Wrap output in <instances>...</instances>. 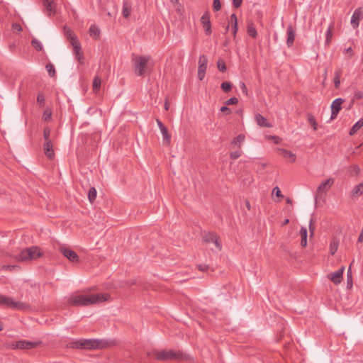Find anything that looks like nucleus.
<instances>
[{
    "label": "nucleus",
    "instance_id": "34",
    "mask_svg": "<svg viewBox=\"0 0 363 363\" xmlns=\"http://www.w3.org/2000/svg\"><path fill=\"white\" fill-rule=\"evenodd\" d=\"M362 127H363V121H361L359 119L350 129V135H354L357 132V130H359Z\"/></svg>",
    "mask_w": 363,
    "mask_h": 363
},
{
    "label": "nucleus",
    "instance_id": "40",
    "mask_svg": "<svg viewBox=\"0 0 363 363\" xmlns=\"http://www.w3.org/2000/svg\"><path fill=\"white\" fill-rule=\"evenodd\" d=\"M233 84L230 82H224L221 84L220 87L224 92H230L232 89Z\"/></svg>",
    "mask_w": 363,
    "mask_h": 363
},
{
    "label": "nucleus",
    "instance_id": "18",
    "mask_svg": "<svg viewBox=\"0 0 363 363\" xmlns=\"http://www.w3.org/2000/svg\"><path fill=\"white\" fill-rule=\"evenodd\" d=\"M27 250V255H28V257L29 260L35 259L42 255L41 252H40V249L38 247H28Z\"/></svg>",
    "mask_w": 363,
    "mask_h": 363
},
{
    "label": "nucleus",
    "instance_id": "4",
    "mask_svg": "<svg viewBox=\"0 0 363 363\" xmlns=\"http://www.w3.org/2000/svg\"><path fill=\"white\" fill-rule=\"evenodd\" d=\"M148 357L154 356L157 361L177 360L182 361L187 359V355L180 351L176 350H153L147 353Z\"/></svg>",
    "mask_w": 363,
    "mask_h": 363
},
{
    "label": "nucleus",
    "instance_id": "47",
    "mask_svg": "<svg viewBox=\"0 0 363 363\" xmlns=\"http://www.w3.org/2000/svg\"><path fill=\"white\" fill-rule=\"evenodd\" d=\"M52 112L50 110H45L43 114V119L45 121H48L51 119Z\"/></svg>",
    "mask_w": 363,
    "mask_h": 363
},
{
    "label": "nucleus",
    "instance_id": "63",
    "mask_svg": "<svg viewBox=\"0 0 363 363\" xmlns=\"http://www.w3.org/2000/svg\"><path fill=\"white\" fill-rule=\"evenodd\" d=\"M358 242H363V231L359 235Z\"/></svg>",
    "mask_w": 363,
    "mask_h": 363
},
{
    "label": "nucleus",
    "instance_id": "13",
    "mask_svg": "<svg viewBox=\"0 0 363 363\" xmlns=\"http://www.w3.org/2000/svg\"><path fill=\"white\" fill-rule=\"evenodd\" d=\"M10 308L12 309H16L21 311H29L31 308L30 304H28V303L16 301L13 298L10 302Z\"/></svg>",
    "mask_w": 363,
    "mask_h": 363
},
{
    "label": "nucleus",
    "instance_id": "33",
    "mask_svg": "<svg viewBox=\"0 0 363 363\" xmlns=\"http://www.w3.org/2000/svg\"><path fill=\"white\" fill-rule=\"evenodd\" d=\"M11 297L0 294V306H4L10 308V302L11 301Z\"/></svg>",
    "mask_w": 363,
    "mask_h": 363
},
{
    "label": "nucleus",
    "instance_id": "35",
    "mask_svg": "<svg viewBox=\"0 0 363 363\" xmlns=\"http://www.w3.org/2000/svg\"><path fill=\"white\" fill-rule=\"evenodd\" d=\"M363 194V183H360L358 185L355 186L352 191V194L353 196H360Z\"/></svg>",
    "mask_w": 363,
    "mask_h": 363
},
{
    "label": "nucleus",
    "instance_id": "16",
    "mask_svg": "<svg viewBox=\"0 0 363 363\" xmlns=\"http://www.w3.org/2000/svg\"><path fill=\"white\" fill-rule=\"evenodd\" d=\"M43 6L49 16L55 15L56 13V4L52 0H43Z\"/></svg>",
    "mask_w": 363,
    "mask_h": 363
},
{
    "label": "nucleus",
    "instance_id": "1",
    "mask_svg": "<svg viewBox=\"0 0 363 363\" xmlns=\"http://www.w3.org/2000/svg\"><path fill=\"white\" fill-rule=\"evenodd\" d=\"M116 345L114 340L104 339H81L71 342V347L82 350H102Z\"/></svg>",
    "mask_w": 363,
    "mask_h": 363
},
{
    "label": "nucleus",
    "instance_id": "64",
    "mask_svg": "<svg viewBox=\"0 0 363 363\" xmlns=\"http://www.w3.org/2000/svg\"><path fill=\"white\" fill-rule=\"evenodd\" d=\"M245 206L248 210H250L251 206L249 201H245Z\"/></svg>",
    "mask_w": 363,
    "mask_h": 363
},
{
    "label": "nucleus",
    "instance_id": "52",
    "mask_svg": "<svg viewBox=\"0 0 363 363\" xmlns=\"http://www.w3.org/2000/svg\"><path fill=\"white\" fill-rule=\"evenodd\" d=\"M338 245L335 242H332L330 246V251L331 255H334L337 250Z\"/></svg>",
    "mask_w": 363,
    "mask_h": 363
},
{
    "label": "nucleus",
    "instance_id": "27",
    "mask_svg": "<svg viewBox=\"0 0 363 363\" xmlns=\"http://www.w3.org/2000/svg\"><path fill=\"white\" fill-rule=\"evenodd\" d=\"M247 28L248 35L251 36L252 38H256L257 33L252 22L248 23Z\"/></svg>",
    "mask_w": 363,
    "mask_h": 363
},
{
    "label": "nucleus",
    "instance_id": "8",
    "mask_svg": "<svg viewBox=\"0 0 363 363\" xmlns=\"http://www.w3.org/2000/svg\"><path fill=\"white\" fill-rule=\"evenodd\" d=\"M343 102L344 99L341 98H337L333 101L331 104V120L337 118L338 113L342 109V104Z\"/></svg>",
    "mask_w": 363,
    "mask_h": 363
},
{
    "label": "nucleus",
    "instance_id": "2",
    "mask_svg": "<svg viewBox=\"0 0 363 363\" xmlns=\"http://www.w3.org/2000/svg\"><path fill=\"white\" fill-rule=\"evenodd\" d=\"M107 300L105 294L91 295L73 294L68 298L67 303L72 306H87L96 303H101Z\"/></svg>",
    "mask_w": 363,
    "mask_h": 363
},
{
    "label": "nucleus",
    "instance_id": "3",
    "mask_svg": "<svg viewBox=\"0 0 363 363\" xmlns=\"http://www.w3.org/2000/svg\"><path fill=\"white\" fill-rule=\"evenodd\" d=\"M132 62L135 73L137 76L143 77L146 73H150L153 67L154 62L149 55H132Z\"/></svg>",
    "mask_w": 363,
    "mask_h": 363
},
{
    "label": "nucleus",
    "instance_id": "53",
    "mask_svg": "<svg viewBox=\"0 0 363 363\" xmlns=\"http://www.w3.org/2000/svg\"><path fill=\"white\" fill-rule=\"evenodd\" d=\"M363 98V91H357L354 94V100H359Z\"/></svg>",
    "mask_w": 363,
    "mask_h": 363
},
{
    "label": "nucleus",
    "instance_id": "22",
    "mask_svg": "<svg viewBox=\"0 0 363 363\" xmlns=\"http://www.w3.org/2000/svg\"><path fill=\"white\" fill-rule=\"evenodd\" d=\"M131 4L130 1L125 0L123 4L122 14L124 18H128L131 13Z\"/></svg>",
    "mask_w": 363,
    "mask_h": 363
},
{
    "label": "nucleus",
    "instance_id": "44",
    "mask_svg": "<svg viewBox=\"0 0 363 363\" xmlns=\"http://www.w3.org/2000/svg\"><path fill=\"white\" fill-rule=\"evenodd\" d=\"M347 287L350 288L352 286V271H351V264L350 265L349 269L347 270Z\"/></svg>",
    "mask_w": 363,
    "mask_h": 363
},
{
    "label": "nucleus",
    "instance_id": "43",
    "mask_svg": "<svg viewBox=\"0 0 363 363\" xmlns=\"http://www.w3.org/2000/svg\"><path fill=\"white\" fill-rule=\"evenodd\" d=\"M217 67L219 71L225 72L227 69L225 62L223 60L219 59L217 62Z\"/></svg>",
    "mask_w": 363,
    "mask_h": 363
},
{
    "label": "nucleus",
    "instance_id": "54",
    "mask_svg": "<svg viewBox=\"0 0 363 363\" xmlns=\"http://www.w3.org/2000/svg\"><path fill=\"white\" fill-rule=\"evenodd\" d=\"M273 193H274L277 197L283 198V195L281 194V190L278 186H276L273 189Z\"/></svg>",
    "mask_w": 363,
    "mask_h": 363
},
{
    "label": "nucleus",
    "instance_id": "55",
    "mask_svg": "<svg viewBox=\"0 0 363 363\" xmlns=\"http://www.w3.org/2000/svg\"><path fill=\"white\" fill-rule=\"evenodd\" d=\"M240 87L242 90V91L245 94V95H247V86L245 85V84L242 82H240Z\"/></svg>",
    "mask_w": 363,
    "mask_h": 363
},
{
    "label": "nucleus",
    "instance_id": "62",
    "mask_svg": "<svg viewBox=\"0 0 363 363\" xmlns=\"http://www.w3.org/2000/svg\"><path fill=\"white\" fill-rule=\"evenodd\" d=\"M272 138L274 140L276 144H278L281 141V138L278 136H272Z\"/></svg>",
    "mask_w": 363,
    "mask_h": 363
},
{
    "label": "nucleus",
    "instance_id": "10",
    "mask_svg": "<svg viewBox=\"0 0 363 363\" xmlns=\"http://www.w3.org/2000/svg\"><path fill=\"white\" fill-rule=\"evenodd\" d=\"M201 23L204 29L205 33L207 35L211 34V23L210 21V15L208 11H206L201 18Z\"/></svg>",
    "mask_w": 363,
    "mask_h": 363
},
{
    "label": "nucleus",
    "instance_id": "59",
    "mask_svg": "<svg viewBox=\"0 0 363 363\" xmlns=\"http://www.w3.org/2000/svg\"><path fill=\"white\" fill-rule=\"evenodd\" d=\"M12 28H13V30H15V31L20 32L22 30V27L18 23H13L12 26Z\"/></svg>",
    "mask_w": 363,
    "mask_h": 363
},
{
    "label": "nucleus",
    "instance_id": "36",
    "mask_svg": "<svg viewBox=\"0 0 363 363\" xmlns=\"http://www.w3.org/2000/svg\"><path fill=\"white\" fill-rule=\"evenodd\" d=\"M96 190L94 187H91L88 192L89 201L92 203L96 198Z\"/></svg>",
    "mask_w": 363,
    "mask_h": 363
},
{
    "label": "nucleus",
    "instance_id": "46",
    "mask_svg": "<svg viewBox=\"0 0 363 363\" xmlns=\"http://www.w3.org/2000/svg\"><path fill=\"white\" fill-rule=\"evenodd\" d=\"M37 102L40 106L45 105V96L43 93H39L37 96Z\"/></svg>",
    "mask_w": 363,
    "mask_h": 363
},
{
    "label": "nucleus",
    "instance_id": "28",
    "mask_svg": "<svg viewBox=\"0 0 363 363\" xmlns=\"http://www.w3.org/2000/svg\"><path fill=\"white\" fill-rule=\"evenodd\" d=\"M206 69H207V65H199L198 78L200 81H202L204 79Z\"/></svg>",
    "mask_w": 363,
    "mask_h": 363
},
{
    "label": "nucleus",
    "instance_id": "49",
    "mask_svg": "<svg viewBox=\"0 0 363 363\" xmlns=\"http://www.w3.org/2000/svg\"><path fill=\"white\" fill-rule=\"evenodd\" d=\"M238 103V99L236 97H232V98H230L229 99H228L225 102V104L226 106H230V105L237 104Z\"/></svg>",
    "mask_w": 363,
    "mask_h": 363
},
{
    "label": "nucleus",
    "instance_id": "26",
    "mask_svg": "<svg viewBox=\"0 0 363 363\" xmlns=\"http://www.w3.org/2000/svg\"><path fill=\"white\" fill-rule=\"evenodd\" d=\"M307 229L304 227H301L300 230V235L301 238V245L305 247L307 245Z\"/></svg>",
    "mask_w": 363,
    "mask_h": 363
},
{
    "label": "nucleus",
    "instance_id": "48",
    "mask_svg": "<svg viewBox=\"0 0 363 363\" xmlns=\"http://www.w3.org/2000/svg\"><path fill=\"white\" fill-rule=\"evenodd\" d=\"M213 9L215 11H218L221 9V2L220 0H213Z\"/></svg>",
    "mask_w": 363,
    "mask_h": 363
},
{
    "label": "nucleus",
    "instance_id": "56",
    "mask_svg": "<svg viewBox=\"0 0 363 363\" xmlns=\"http://www.w3.org/2000/svg\"><path fill=\"white\" fill-rule=\"evenodd\" d=\"M220 111L225 113V114L228 115L231 113V110L227 106H223L220 108Z\"/></svg>",
    "mask_w": 363,
    "mask_h": 363
},
{
    "label": "nucleus",
    "instance_id": "29",
    "mask_svg": "<svg viewBox=\"0 0 363 363\" xmlns=\"http://www.w3.org/2000/svg\"><path fill=\"white\" fill-rule=\"evenodd\" d=\"M245 137L243 134H240L232 140L231 144L238 147H240L241 144L245 140Z\"/></svg>",
    "mask_w": 363,
    "mask_h": 363
},
{
    "label": "nucleus",
    "instance_id": "17",
    "mask_svg": "<svg viewBox=\"0 0 363 363\" xmlns=\"http://www.w3.org/2000/svg\"><path fill=\"white\" fill-rule=\"evenodd\" d=\"M286 33H287L286 44H287V46L289 48H290L294 44L295 36H296L295 30L294 29V28L291 25H289L287 26Z\"/></svg>",
    "mask_w": 363,
    "mask_h": 363
},
{
    "label": "nucleus",
    "instance_id": "42",
    "mask_svg": "<svg viewBox=\"0 0 363 363\" xmlns=\"http://www.w3.org/2000/svg\"><path fill=\"white\" fill-rule=\"evenodd\" d=\"M45 68H46V70L48 71L49 75L51 77H53L55 76V74H56L55 69L54 65L52 63L47 64L45 66Z\"/></svg>",
    "mask_w": 363,
    "mask_h": 363
},
{
    "label": "nucleus",
    "instance_id": "23",
    "mask_svg": "<svg viewBox=\"0 0 363 363\" xmlns=\"http://www.w3.org/2000/svg\"><path fill=\"white\" fill-rule=\"evenodd\" d=\"M342 74V69L341 68H338L335 70L334 73V86L335 88L338 89L340 86V77Z\"/></svg>",
    "mask_w": 363,
    "mask_h": 363
},
{
    "label": "nucleus",
    "instance_id": "37",
    "mask_svg": "<svg viewBox=\"0 0 363 363\" xmlns=\"http://www.w3.org/2000/svg\"><path fill=\"white\" fill-rule=\"evenodd\" d=\"M31 45L37 50L41 51L43 49V45L36 38H33L31 40Z\"/></svg>",
    "mask_w": 363,
    "mask_h": 363
},
{
    "label": "nucleus",
    "instance_id": "7",
    "mask_svg": "<svg viewBox=\"0 0 363 363\" xmlns=\"http://www.w3.org/2000/svg\"><path fill=\"white\" fill-rule=\"evenodd\" d=\"M59 250L69 261L73 262H79V256L74 251L64 246L60 247Z\"/></svg>",
    "mask_w": 363,
    "mask_h": 363
},
{
    "label": "nucleus",
    "instance_id": "5",
    "mask_svg": "<svg viewBox=\"0 0 363 363\" xmlns=\"http://www.w3.org/2000/svg\"><path fill=\"white\" fill-rule=\"evenodd\" d=\"M41 342H35V341H29V340H19L13 343L11 347L13 349L18 350H30L32 348H35L38 346Z\"/></svg>",
    "mask_w": 363,
    "mask_h": 363
},
{
    "label": "nucleus",
    "instance_id": "41",
    "mask_svg": "<svg viewBox=\"0 0 363 363\" xmlns=\"http://www.w3.org/2000/svg\"><path fill=\"white\" fill-rule=\"evenodd\" d=\"M51 129L50 127L46 126L43 130V138L45 142L51 141L50 140Z\"/></svg>",
    "mask_w": 363,
    "mask_h": 363
},
{
    "label": "nucleus",
    "instance_id": "24",
    "mask_svg": "<svg viewBox=\"0 0 363 363\" xmlns=\"http://www.w3.org/2000/svg\"><path fill=\"white\" fill-rule=\"evenodd\" d=\"M334 23H332L329 25V27L326 31V33H325V45H330V44L331 43V41H332V38H333V29H334Z\"/></svg>",
    "mask_w": 363,
    "mask_h": 363
},
{
    "label": "nucleus",
    "instance_id": "11",
    "mask_svg": "<svg viewBox=\"0 0 363 363\" xmlns=\"http://www.w3.org/2000/svg\"><path fill=\"white\" fill-rule=\"evenodd\" d=\"M344 271L345 267H342L337 271L329 274L328 278L335 284H339L342 281Z\"/></svg>",
    "mask_w": 363,
    "mask_h": 363
},
{
    "label": "nucleus",
    "instance_id": "19",
    "mask_svg": "<svg viewBox=\"0 0 363 363\" xmlns=\"http://www.w3.org/2000/svg\"><path fill=\"white\" fill-rule=\"evenodd\" d=\"M64 34L67 40H69V43H75L78 40L77 35L74 33L67 26H64Z\"/></svg>",
    "mask_w": 363,
    "mask_h": 363
},
{
    "label": "nucleus",
    "instance_id": "6",
    "mask_svg": "<svg viewBox=\"0 0 363 363\" xmlns=\"http://www.w3.org/2000/svg\"><path fill=\"white\" fill-rule=\"evenodd\" d=\"M70 45L72 46L73 53L75 56V58L78 61V62L80 65H84V53L82 51V47H81L79 40L76 41V43H72Z\"/></svg>",
    "mask_w": 363,
    "mask_h": 363
},
{
    "label": "nucleus",
    "instance_id": "15",
    "mask_svg": "<svg viewBox=\"0 0 363 363\" xmlns=\"http://www.w3.org/2000/svg\"><path fill=\"white\" fill-rule=\"evenodd\" d=\"M43 150L46 157L52 160L55 157V152L53 150V145L52 141L45 142L43 144Z\"/></svg>",
    "mask_w": 363,
    "mask_h": 363
},
{
    "label": "nucleus",
    "instance_id": "14",
    "mask_svg": "<svg viewBox=\"0 0 363 363\" xmlns=\"http://www.w3.org/2000/svg\"><path fill=\"white\" fill-rule=\"evenodd\" d=\"M334 184V179L333 178H329L325 181L323 182L318 187L317 192L318 193H326L330 189V187Z\"/></svg>",
    "mask_w": 363,
    "mask_h": 363
},
{
    "label": "nucleus",
    "instance_id": "20",
    "mask_svg": "<svg viewBox=\"0 0 363 363\" xmlns=\"http://www.w3.org/2000/svg\"><path fill=\"white\" fill-rule=\"evenodd\" d=\"M278 152L279 155H281L286 159H289L292 162L296 160V155L293 154L291 151L280 148L278 149Z\"/></svg>",
    "mask_w": 363,
    "mask_h": 363
},
{
    "label": "nucleus",
    "instance_id": "12",
    "mask_svg": "<svg viewBox=\"0 0 363 363\" xmlns=\"http://www.w3.org/2000/svg\"><path fill=\"white\" fill-rule=\"evenodd\" d=\"M203 240L206 243H214L217 248H218L219 250L221 249V245L218 242V236L216 233L212 232L206 233L203 237Z\"/></svg>",
    "mask_w": 363,
    "mask_h": 363
},
{
    "label": "nucleus",
    "instance_id": "30",
    "mask_svg": "<svg viewBox=\"0 0 363 363\" xmlns=\"http://www.w3.org/2000/svg\"><path fill=\"white\" fill-rule=\"evenodd\" d=\"M28 250L27 248L22 250L16 257V259L18 262H24L28 261Z\"/></svg>",
    "mask_w": 363,
    "mask_h": 363
},
{
    "label": "nucleus",
    "instance_id": "51",
    "mask_svg": "<svg viewBox=\"0 0 363 363\" xmlns=\"http://www.w3.org/2000/svg\"><path fill=\"white\" fill-rule=\"evenodd\" d=\"M240 155H241V151L237 150V151L230 152V157L233 160H235V159H238V157H240Z\"/></svg>",
    "mask_w": 363,
    "mask_h": 363
},
{
    "label": "nucleus",
    "instance_id": "21",
    "mask_svg": "<svg viewBox=\"0 0 363 363\" xmlns=\"http://www.w3.org/2000/svg\"><path fill=\"white\" fill-rule=\"evenodd\" d=\"M255 120H256L257 123L260 127H267V128L272 127V125L267 122V120L259 113L256 114Z\"/></svg>",
    "mask_w": 363,
    "mask_h": 363
},
{
    "label": "nucleus",
    "instance_id": "58",
    "mask_svg": "<svg viewBox=\"0 0 363 363\" xmlns=\"http://www.w3.org/2000/svg\"><path fill=\"white\" fill-rule=\"evenodd\" d=\"M242 3V0H233V6L235 8H239Z\"/></svg>",
    "mask_w": 363,
    "mask_h": 363
},
{
    "label": "nucleus",
    "instance_id": "39",
    "mask_svg": "<svg viewBox=\"0 0 363 363\" xmlns=\"http://www.w3.org/2000/svg\"><path fill=\"white\" fill-rule=\"evenodd\" d=\"M307 118H308V121L313 127V129L314 130H316L318 127H317V123H316V121H315V118H314V116L311 113H308Z\"/></svg>",
    "mask_w": 363,
    "mask_h": 363
},
{
    "label": "nucleus",
    "instance_id": "45",
    "mask_svg": "<svg viewBox=\"0 0 363 363\" xmlns=\"http://www.w3.org/2000/svg\"><path fill=\"white\" fill-rule=\"evenodd\" d=\"M315 222V220L313 218H311L309 221L308 228H309V232H310L311 236H313L315 233V228L314 226Z\"/></svg>",
    "mask_w": 363,
    "mask_h": 363
},
{
    "label": "nucleus",
    "instance_id": "57",
    "mask_svg": "<svg viewBox=\"0 0 363 363\" xmlns=\"http://www.w3.org/2000/svg\"><path fill=\"white\" fill-rule=\"evenodd\" d=\"M198 269L201 272H206L208 269V265L205 264H199V265H198Z\"/></svg>",
    "mask_w": 363,
    "mask_h": 363
},
{
    "label": "nucleus",
    "instance_id": "9",
    "mask_svg": "<svg viewBox=\"0 0 363 363\" xmlns=\"http://www.w3.org/2000/svg\"><path fill=\"white\" fill-rule=\"evenodd\" d=\"M363 18V9L362 7L356 9L351 18V25L353 28H358L359 21Z\"/></svg>",
    "mask_w": 363,
    "mask_h": 363
},
{
    "label": "nucleus",
    "instance_id": "50",
    "mask_svg": "<svg viewBox=\"0 0 363 363\" xmlns=\"http://www.w3.org/2000/svg\"><path fill=\"white\" fill-rule=\"evenodd\" d=\"M208 58L205 55H201L199 59V65H207Z\"/></svg>",
    "mask_w": 363,
    "mask_h": 363
},
{
    "label": "nucleus",
    "instance_id": "38",
    "mask_svg": "<svg viewBox=\"0 0 363 363\" xmlns=\"http://www.w3.org/2000/svg\"><path fill=\"white\" fill-rule=\"evenodd\" d=\"M101 84V79L98 76H96L93 82V90L97 91L99 90Z\"/></svg>",
    "mask_w": 363,
    "mask_h": 363
},
{
    "label": "nucleus",
    "instance_id": "60",
    "mask_svg": "<svg viewBox=\"0 0 363 363\" xmlns=\"http://www.w3.org/2000/svg\"><path fill=\"white\" fill-rule=\"evenodd\" d=\"M156 122H157L160 130L166 128V126L163 124V123L160 119L157 118Z\"/></svg>",
    "mask_w": 363,
    "mask_h": 363
},
{
    "label": "nucleus",
    "instance_id": "32",
    "mask_svg": "<svg viewBox=\"0 0 363 363\" xmlns=\"http://www.w3.org/2000/svg\"><path fill=\"white\" fill-rule=\"evenodd\" d=\"M160 131H161V133L162 134L164 144L169 145L170 144L171 135L169 133L167 128H165L161 130Z\"/></svg>",
    "mask_w": 363,
    "mask_h": 363
},
{
    "label": "nucleus",
    "instance_id": "25",
    "mask_svg": "<svg viewBox=\"0 0 363 363\" xmlns=\"http://www.w3.org/2000/svg\"><path fill=\"white\" fill-rule=\"evenodd\" d=\"M230 22L233 28V34L235 37L238 32V18L235 13L231 14L230 17Z\"/></svg>",
    "mask_w": 363,
    "mask_h": 363
},
{
    "label": "nucleus",
    "instance_id": "31",
    "mask_svg": "<svg viewBox=\"0 0 363 363\" xmlns=\"http://www.w3.org/2000/svg\"><path fill=\"white\" fill-rule=\"evenodd\" d=\"M89 35L96 39L98 38L100 35L99 28L95 25H91L89 28Z\"/></svg>",
    "mask_w": 363,
    "mask_h": 363
},
{
    "label": "nucleus",
    "instance_id": "61",
    "mask_svg": "<svg viewBox=\"0 0 363 363\" xmlns=\"http://www.w3.org/2000/svg\"><path fill=\"white\" fill-rule=\"evenodd\" d=\"M164 109H165L166 111H168V110H169V99H168V98H167V97L165 99V101H164Z\"/></svg>",
    "mask_w": 363,
    "mask_h": 363
}]
</instances>
